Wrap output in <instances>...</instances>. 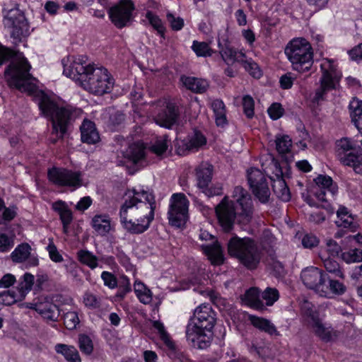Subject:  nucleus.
Listing matches in <instances>:
<instances>
[{
  "mask_svg": "<svg viewBox=\"0 0 362 362\" xmlns=\"http://www.w3.org/2000/svg\"><path fill=\"white\" fill-rule=\"evenodd\" d=\"M80 129L81 140L83 142L88 144H93L99 141V134L93 122L85 119Z\"/></svg>",
  "mask_w": 362,
  "mask_h": 362,
  "instance_id": "b1692460",
  "label": "nucleus"
},
{
  "mask_svg": "<svg viewBox=\"0 0 362 362\" xmlns=\"http://www.w3.org/2000/svg\"><path fill=\"white\" fill-rule=\"evenodd\" d=\"M212 173L213 166L208 163H202L197 168V185L199 189L210 184L212 179Z\"/></svg>",
  "mask_w": 362,
  "mask_h": 362,
  "instance_id": "393cba45",
  "label": "nucleus"
},
{
  "mask_svg": "<svg viewBox=\"0 0 362 362\" xmlns=\"http://www.w3.org/2000/svg\"><path fill=\"white\" fill-rule=\"evenodd\" d=\"M100 276L103 281L104 285L110 289H115L117 287L118 281L117 277L112 273L104 271L102 272Z\"/></svg>",
  "mask_w": 362,
  "mask_h": 362,
  "instance_id": "6e6d98bb",
  "label": "nucleus"
},
{
  "mask_svg": "<svg viewBox=\"0 0 362 362\" xmlns=\"http://www.w3.org/2000/svg\"><path fill=\"white\" fill-rule=\"evenodd\" d=\"M35 306L37 307L36 311L45 319L56 321L59 316V310L57 305L50 301H39L38 305Z\"/></svg>",
  "mask_w": 362,
  "mask_h": 362,
  "instance_id": "a878e982",
  "label": "nucleus"
},
{
  "mask_svg": "<svg viewBox=\"0 0 362 362\" xmlns=\"http://www.w3.org/2000/svg\"><path fill=\"white\" fill-rule=\"evenodd\" d=\"M268 114L269 117L273 119L276 120L279 119L284 114V108L281 105L277 103H273L268 108Z\"/></svg>",
  "mask_w": 362,
  "mask_h": 362,
  "instance_id": "e2e57ef3",
  "label": "nucleus"
},
{
  "mask_svg": "<svg viewBox=\"0 0 362 362\" xmlns=\"http://www.w3.org/2000/svg\"><path fill=\"white\" fill-rule=\"evenodd\" d=\"M342 259L347 264L361 262H362V250L351 249L341 254Z\"/></svg>",
  "mask_w": 362,
  "mask_h": 362,
  "instance_id": "49530a36",
  "label": "nucleus"
},
{
  "mask_svg": "<svg viewBox=\"0 0 362 362\" xmlns=\"http://www.w3.org/2000/svg\"><path fill=\"white\" fill-rule=\"evenodd\" d=\"M134 10L132 0H120L109 9L108 14L112 23L117 28H122L131 22Z\"/></svg>",
  "mask_w": 362,
  "mask_h": 362,
  "instance_id": "f3484780",
  "label": "nucleus"
},
{
  "mask_svg": "<svg viewBox=\"0 0 362 362\" xmlns=\"http://www.w3.org/2000/svg\"><path fill=\"white\" fill-rule=\"evenodd\" d=\"M62 62L64 75L78 81L86 90L99 95L112 90L115 81L107 69L91 64L87 56H71Z\"/></svg>",
  "mask_w": 362,
  "mask_h": 362,
  "instance_id": "7ed1b4c3",
  "label": "nucleus"
},
{
  "mask_svg": "<svg viewBox=\"0 0 362 362\" xmlns=\"http://www.w3.org/2000/svg\"><path fill=\"white\" fill-rule=\"evenodd\" d=\"M48 179L54 185L67 187L71 191L83 185L82 173L64 168H52L48 170Z\"/></svg>",
  "mask_w": 362,
  "mask_h": 362,
  "instance_id": "9d476101",
  "label": "nucleus"
},
{
  "mask_svg": "<svg viewBox=\"0 0 362 362\" xmlns=\"http://www.w3.org/2000/svg\"><path fill=\"white\" fill-rule=\"evenodd\" d=\"M52 208L59 216L62 225H70L73 220V214L65 202L57 201L52 203Z\"/></svg>",
  "mask_w": 362,
  "mask_h": 362,
  "instance_id": "7c9ffc66",
  "label": "nucleus"
},
{
  "mask_svg": "<svg viewBox=\"0 0 362 362\" xmlns=\"http://www.w3.org/2000/svg\"><path fill=\"white\" fill-rule=\"evenodd\" d=\"M145 148L142 142H134L129 146L124 153V156L133 163H137L144 158Z\"/></svg>",
  "mask_w": 362,
  "mask_h": 362,
  "instance_id": "cd10ccee",
  "label": "nucleus"
},
{
  "mask_svg": "<svg viewBox=\"0 0 362 362\" xmlns=\"http://www.w3.org/2000/svg\"><path fill=\"white\" fill-rule=\"evenodd\" d=\"M326 251L329 255L328 257H334L338 256L341 251V247L336 241L329 239L326 242Z\"/></svg>",
  "mask_w": 362,
  "mask_h": 362,
  "instance_id": "0e129e2a",
  "label": "nucleus"
},
{
  "mask_svg": "<svg viewBox=\"0 0 362 362\" xmlns=\"http://www.w3.org/2000/svg\"><path fill=\"white\" fill-rule=\"evenodd\" d=\"M9 59L11 62L5 70V78L10 87L15 88L30 95H35L39 108L44 116L51 119L53 130L63 136L66 131L70 110L59 107L44 92L38 90L29 71L31 66L22 53L15 52L0 45V66Z\"/></svg>",
  "mask_w": 362,
  "mask_h": 362,
  "instance_id": "f257e3e1",
  "label": "nucleus"
},
{
  "mask_svg": "<svg viewBox=\"0 0 362 362\" xmlns=\"http://www.w3.org/2000/svg\"><path fill=\"white\" fill-rule=\"evenodd\" d=\"M260 291L257 288L248 289L244 295V300L251 308L256 310H263L264 305L260 298Z\"/></svg>",
  "mask_w": 362,
  "mask_h": 362,
  "instance_id": "72a5a7b5",
  "label": "nucleus"
},
{
  "mask_svg": "<svg viewBox=\"0 0 362 362\" xmlns=\"http://www.w3.org/2000/svg\"><path fill=\"white\" fill-rule=\"evenodd\" d=\"M146 18L148 20L151 25L159 33L164 32V27L161 20L151 11H148L146 15Z\"/></svg>",
  "mask_w": 362,
  "mask_h": 362,
  "instance_id": "13d9d810",
  "label": "nucleus"
},
{
  "mask_svg": "<svg viewBox=\"0 0 362 362\" xmlns=\"http://www.w3.org/2000/svg\"><path fill=\"white\" fill-rule=\"evenodd\" d=\"M168 145L165 139H158L150 147L151 151L158 156L163 154L167 149Z\"/></svg>",
  "mask_w": 362,
  "mask_h": 362,
  "instance_id": "338daca9",
  "label": "nucleus"
},
{
  "mask_svg": "<svg viewBox=\"0 0 362 362\" xmlns=\"http://www.w3.org/2000/svg\"><path fill=\"white\" fill-rule=\"evenodd\" d=\"M79 262L91 269H94L99 265V258L93 252L87 250H81L77 252Z\"/></svg>",
  "mask_w": 362,
  "mask_h": 362,
  "instance_id": "c9c22d12",
  "label": "nucleus"
},
{
  "mask_svg": "<svg viewBox=\"0 0 362 362\" xmlns=\"http://www.w3.org/2000/svg\"><path fill=\"white\" fill-rule=\"evenodd\" d=\"M337 220L336 224L338 227L348 228L354 232L358 228V224L354 221V216L349 214L348 209L341 206L337 211Z\"/></svg>",
  "mask_w": 362,
  "mask_h": 362,
  "instance_id": "5701e85b",
  "label": "nucleus"
},
{
  "mask_svg": "<svg viewBox=\"0 0 362 362\" xmlns=\"http://www.w3.org/2000/svg\"><path fill=\"white\" fill-rule=\"evenodd\" d=\"M2 303L6 305H11L18 300L22 299L21 296H18L14 291H4L1 294Z\"/></svg>",
  "mask_w": 362,
  "mask_h": 362,
  "instance_id": "bf43d9fd",
  "label": "nucleus"
},
{
  "mask_svg": "<svg viewBox=\"0 0 362 362\" xmlns=\"http://www.w3.org/2000/svg\"><path fill=\"white\" fill-rule=\"evenodd\" d=\"M102 298L90 291H86L83 296L84 305L90 310H95L100 307Z\"/></svg>",
  "mask_w": 362,
  "mask_h": 362,
  "instance_id": "79ce46f5",
  "label": "nucleus"
},
{
  "mask_svg": "<svg viewBox=\"0 0 362 362\" xmlns=\"http://www.w3.org/2000/svg\"><path fill=\"white\" fill-rule=\"evenodd\" d=\"M118 262L125 268L127 271L133 270V264L130 262L129 257L121 250H117L116 254Z\"/></svg>",
  "mask_w": 362,
  "mask_h": 362,
  "instance_id": "69168bd1",
  "label": "nucleus"
},
{
  "mask_svg": "<svg viewBox=\"0 0 362 362\" xmlns=\"http://www.w3.org/2000/svg\"><path fill=\"white\" fill-rule=\"evenodd\" d=\"M233 204L239 211V222L243 224L249 223L253 216V203L249 192L240 186L234 187L231 194Z\"/></svg>",
  "mask_w": 362,
  "mask_h": 362,
  "instance_id": "f8f14e48",
  "label": "nucleus"
},
{
  "mask_svg": "<svg viewBox=\"0 0 362 362\" xmlns=\"http://www.w3.org/2000/svg\"><path fill=\"white\" fill-rule=\"evenodd\" d=\"M91 226L98 235H106L112 229L111 218L107 214H96L92 218Z\"/></svg>",
  "mask_w": 362,
  "mask_h": 362,
  "instance_id": "4be33fe9",
  "label": "nucleus"
},
{
  "mask_svg": "<svg viewBox=\"0 0 362 362\" xmlns=\"http://www.w3.org/2000/svg\"><path fill=\"white\" fill-rule=\"evenodd\" d=\"M63 318L65 327L70 330L76 329L80 322L78 313L75 310L64 313Z\"/></svg>",
  "mask_w": 362,
  "mask_h": 362,
  "instance_id": "de8ad7c7",
  "label": "nucleus"
},
{
  "mask_svg": "<svg viewBox=\"0 0 362 362\" xmlns=\"http://www.w3.org/2000/svg\"><path fill=\"white\" fill-rule=\"evenodd\" d=\"M285 54L292 69L299 73L309 71L313 65V49L305 38L298 37L291 40L285 48Z\"/></svg>",
  "mask_w": 362,
  "mask_h": 362,
  "instance_id": "39448f33",
  "label": "nucleus"
},
{
  "mask_svg": "<svg viewBox=\"0 0 362 362\" xmlns=\"http://www.w3.org/2000/svg\"><path fill=\"white\" fill-rule=\"evenodd\" d=\"M276 170V178H271L273 180L272 187L276 197L283 202H288L291 199L290 190L282 177V171L276 163H274Z\"/></svg>",
  "mask_w": 362,
  "mask_h": 362,
  "instance_id": "412c9836",
  "label": "nucleus"
},
{
  "mask_svg": "<svg viewBox=\"0 0 362 362\" xmlns=\"http://www.w3.org/2000/svg\"><path fill=\"white\" fill-rule=\"evenodd\" d=\"M325 286L327 287V294L320 295V296L326 298H332L333 295H342L345 293L346 288L343 283L337 280L329 279L327 276V281H325Z\"/></svg>",
  "mask_w": 362,
  "mask_h": 362,
  "instance_id": "e433bc0d",
  "label": "nucleus"
},
{
  "mask_svg": "<svg viewBox=\"0 0 362 362\" xmlns=\"http://www.w3.org/2000/svg\"><path fill=\"white\" fill-rule=\"evenodd\" d=\"M215 211L218 223L225 231H230L233 228L236 218L239 221V211L228 196L223 197Z\"/></svg>",
  "mask_w": 362,
  "mask_h": 362,
  "instance_id": "2eb2a0df",
  "label": "nucleus"
},
{
  "mask_svg": "<svg viewBox=\"0 0 362 362\" xmlns=\"http://www.w3.org/2000/svg\"><path fill=\"white\" fill-rule=\"evenodd\" d=\"M156 202L153 194L143 189H129L119 211L123 228L132 234L146 231L154 218Z\"/></svg>",
  "mask_w": 362,
  "mask_h": 362,
  "instance_id": "f03ea898",
  "label": "nucleus"
},
{
  "mask_svg": "<svg viewBox=\"0 0 362 362\" xmlns=\"http://www.w3.org/2000/svg\"><path fill=\"white\" fill-rule=\"evenodd\" d=\"M354 150L355 146L353 141L348 138H343L337 142V156L339 160Z\"/></svg>",
  "mask_w": 362,
  "mask_h": 362,
  "instance_id": "ea45409f",
  "label": "nucleus"
},
{
  "mask_svg": "<svg viewBox=\"0 0 362 362\" xmlns=\"http://www.w3.org/2000/svg\"><path fill=\"white\" fill-rule=\"evenodd\" d=\"M23 278V281L19 284L18 292L21 298H23L31 291L34 284L35 276L30 273H25Z\"/></svg>",
  "mask_w": 362,
  "mask_h": 362,
  "instance_id": "a19ab883",
  "label": "nucleus"
},
{
  "mask_svg": "<svg viewBox=\"0 0 362 362\" xmlns=\"http://www.w3.org/2000/svg\"><path fill=\"white\" fill-rule=\"evenodd\" d=\"M228 251L230 255L238 259L248 269L256 268L259 262L260 255L257 247L249 238L233 236L228 243Z\"/></svg>",
  "mask_w": 362,
  "mask_h": 362,
  "instance_id": "423d86ee",
  "label": "nucleus"
},
{
  "mask_svg": "<svg viewBox=\"0 0 362 362\" xmlns=\"http://www.w3.org/2000/svg\"><path fill=\"white\" fill-rule=\"evenodd\" d=\"M276 148L280 154L289 152L292 146V141L287 135H279L276 137Z\"/></svg>",
  "mask_w": 362,
  "mask_h": 362,
  "instance_id": "37998d69",
  "label": "nucleus"
},
{
  "mask_svg": "<svg viewBox=\"0 0 362 362\" xmlns=\"http://www.w3.org/2000/svg\"><path fill=\"white\" fill-rule=\"evenodd\" d=\"M320 86L315 93L317 99L322 98L327 92L337 88L342 76L337 63L334 59H322L320 62Z\"/></svg>",
  "mask_w": 362,
  "mask_h": 362,
  "instance_id": "6e6552de",
  "label": "nucleus"
},
{
  "mask_svg": "<svg viewBox=\"0 0 362 362\" xmlns=\"http://www.w3.org/2000/svg\"><path fill=\"white\" fill-rule=\"evenodd\" d=\"M202 249L211 264L216 265L223 264L224 260L223 250L217 241L212 245H202Z\"/></svg>",
  "mask_w": 362,
  "mask_h": 362,
  "instance_id": "bb28decb",
  "label": "nucleus"
},
{
  "mask_svg": "<svg viewBox=\"0 0 362 362\" xmlns=\"http://www.w3.org/2000/svg\"><path fill=\"white\" fill-rule=\"evenodd\" d=\"M295 79V74L292 73H287L283 75L279 80L281 87L284 89L291 88Z\"/></svg>",
  "mask_w": 362,
  "mask_h": 362,
  "instance_id": "774afa93",
  "label": "nucleus"
},
{
  "mask_svg": "<svg viewBox=\"0 0 362 362\" xmlns=\"http://www.w3.org/2000/svg\"><path fill=\"white\" fill-rule=\"evenodd\" d=\"M5 26L12 28L11 37L15 42H21L22 37L29 35V25L23 13L17 8H4Z\"/></svg>",
  "mask_w": 362,
  "mask_h": 362,
  "instance_id": "9b49d317",
  "label": "nucleus"
},
{
  "mask_svg": "<svg viewBox=\"0 0 362 362\" xmlns=\"http://www.w3.org/2000/svg\"><path fill=\"white\" fill-rule=\"evenodd\" d=\"M301 244L304 248L311 249L319 244L318 238L313 234H305L301 239Z\"/></svg>",
  "mask_w": 362,
  "mask_h": 362,
  "instance_id": "680f3d73",
  "label": "nucleus"
},
{
  "mask_svg": "<svg viewBox=\"0 0 362 362\" xmlns=\"http://www.w3.org/2000/svg\"><path fill=\"white\" fill-rule=\"evenodd\" d=\"M300 278L307 288L319 295L327 294L325 281H327V275L321 269L315 267H307L301 272Z\"/></svg>",
  "mask_w": 362,
  "mask_h": 362,
  "instance_id": "dca6fc26",
  "label": "nucleus"
},
{
  "mask_svg": "<svg viewBox=\"0 0 362 362\" xmlns=\"http://www.w3.org/2000/svg\"><path fill=\"white\" fill-rule=\"evenodd\" d=\"M218 45L221 58L227 64H233L235 62L240 63L243 58H245V53L233 49L223 36L220 35L218 36Z\"/></svg>",
  "mask_w": 362,
  "mask_h": 362,
  "instance_id": "a211bd4d",
  "label": "nucleus"
},
{
  "mask_svg": "<svg viewBox=\"0 0 362 362\" xmlns=\"http://www.w3.org/2000/svg\"><path fill=\"white\" fill-rule=\"evenodd\" d=\"M211 107L215 115L216 123L218 126H223L227 123L226 108L223 102L221 100H214L211 103Z\"/></svg>",
  "mask_w": 362,
  "mask_h": 362,
  "instance_id": "4c0bfd02",
  "label": "nucleus"
},
{
  "mask_svg": "<svg viewBox=\"0 0 362 362\" xmlns=\"http://www.w3.org/2000/svg\"><path fill=\"white\" fill-rule=\"evenodd\" d=\"M49 253V258L54 262H61L63 261L62 255L57 250V247L54 244L52 240H49V243L46 247Z\"/></svg>",
  "mask_w": 362,
  "mask_h": 362,
  "instance_id": "4d7b16f0",
  "label": "nucleus"
},
{
  "mask_svg": "<svg viewBox=\"0 0 362 362\" xmlns=\"http://www.w3.org/2000/svg\"><path fill=\"white\" fill-rule=\"evenodd\" d=\"M181 81L187 89L197 93L205 92L209 87L208 81L203 78L183 76Z\"/></svg>",
  "mask_w": 362,
  "mask_h": 362,
  "instance_id": "c756f323",
  "label": "nucleus"
},
{
  "mask_svg": "<svg viewBox=\"0 0 362 362\" xmlns=\"http://www.w3.org/2000/svg\"><path fill=\"white\" fill-rule=\"evenodd\" d=\"M242 104L243 107V111L245 115L248 118H252L254 116L255 113V101L253 98L249 95H245L243 97Z\"/></svg>",
  "mask_w": 362,
  "mask_h": 362,
  "instance_id": "5fc2aeb1",
  "label": "nucleus"
},
{
  "mask_svg": "<svg viewBox=\"0 0 362 362\" xmlns=\"http://www.w3.org/2000/svg\"><path fill=\"white\" fill-rule=\"evenodd\" d=\"M134 293L141 303L148 304L152 300L151 290L141 281L136 280L134 284Z\"/></svg>",
  "mask_w": 362,
  "mask_h": 362,
  "instance_id": "f704fd0d",
  "label": "nucleus"
},
{
  "mask_svg": "<svg viewBox=\"0 0 362 362\" xmlns=\"http://www.w3.org/2000/svg\"><path fill=\"white\" fill-rule=\"evenodd\" d=\"M78 346L81 351L86 355H90L93 353V341L86 334H80L78 336Z\"/></svg>",
  "mask_w": 362,
  "mask_h": 362,
  "instance_id": "8fccbe9b",
  "label": "nucleus"
},
{
  "mask_svg": "<svg viewBox=\"0 0 362 362\" xmlns=\"http://www.w3.org/2000/svg\"><path fill=\"white\" fill-rule=\"evenodd\" d=\"M178 117V107L173 103H168L165 109L157 115L155 121L159 126L170 129L177 122Z\"/></svg>",
  "mask_w": 362,
  "mask_h": 362,
  "instance_id": "aec40b11",
  "label": "nucleus"
},
{
  "mask_svg": "<svg viewBox=\"0 0 362 362\" xmlns=\"http://www.w3.org/2000/svg\"><path fill=\"white\" fill-rule=\"evenodd\" d=\"M320 257L323 262L325 268L328 272L334 274L337 277L341 279L344 278V274L339 269L338 262L333 259V257H326L322 252L320 253Z\"/></svg>",
  "mask_w": 362,
  "mask_h": 362,
  "instance_id": "58836bf2",
  "label": "nucleus"
},
{
  "mask_svg": "<svg viewBox=\"0 0 362 362\" xmlns=\"http://www.w3.org/2000/svg\"><path fill=\"white\" fill-rule=\"evenodd\" d=\"M339 160L344 165L351 167L356 173L362 174V155L357 153L356 150L350 151Z\"/></svg>",
  "mask_w": 362,
  "mask_h": 362,
  "instance_id": "2f4dec72",
  "label": "nucleus"
},
{
  "mask_svg": "<svg viewBox=\"0 0 362 362\" xmlns=\"http://www.w3.org/2000/svg\"><path fill=\"white\" fill-rule=\"evenodd\" d=\"M214 324L215 314L211 306L206 303L200 305L194 310L187 326V339L194 348L206 349L210 345Z\"/></svg>",
  "mask_w": 362,
  "mask_h": 362,
  "instance_id": "20e7f679",
  "label": "nucleus"
},
{
  "mask_svg": "<svg viewBox=\"0 0 362 362\" xmlns=\"http://www.w3.org/2000/svg\"><path fill=\"white\" fill-rule=\"evenodd\" d=\"M301 312L313 332L322 340L330 341L337 337L336 332L330 326L322 322L319 312L310 302H303Z\"/></svg>",
  "mask_w": 362,
  "mask_h": 362,
  "instance_id": "0eeeda50",
  "label": "nucleus"
},
{
  "mask_svg": "<svg viewBox=\"0 0 362 362\" xmlns=\"http://www.w3.org/2000/svg\"><path fill=\"white\" fill-rule=\"evenodd\" d=\"M54 349L57 354L64 356L68 362H81L78 351L74 346L57 344Z\"/></svg>",
  "mask_w": 362,
  "mask_h": 362,
  "instance_id": "473e14b6",
  "label": "nucleus"
},
{
  "mask_svg": "<svg viewBox=\"0 0 362 362\" xmlns=\"http://www.w3.org/2000/svg\"><path fill=\"white\" fill-rule=\"evenodd\" d=\"M16 214V209L14 206L6 207L4 201L0 199V223L11 221Z\"/></svg>",
  "mask_w": 362,
  "mask_h": 362,
  "instance_id": "a18cd8bd",
  "label": "nucleus"
},
{
  "mask_svg": "<svg viewBox=\"0 0 362 362\" xmlns=\"http://www.w3.org/2000/svg\"><path fill=\"white\" fill-rule=\"evenodd\" d=\"M314 182L312 193L318 201L316 206L325 209L329 214H333L334 209L329 203V197H334L337 192V186L328 175H320L314 179Z\"/></svg>",
  "mask_w": 362,
  "mask_h": 362,
  "instance_id": "1a4fd4ad",
  "label": "nucleus"
},
{
  "mask_svg": "<svg viewBox=\"0 0 362 362\" xmlns=\"http://www.w3.org/2000/svg\"><path fill=\"white\" fill-rule=\"evenodd\" d=\"M32 248L28 243L18 245L11 254L13 262L22 263L25 261L30 267H36L39 264L37 255L31 253Z\"/></svg>",
  "mask_w": 362,
  "mask_h": 362,
  "instance_id": "6ab92c4d",
  "label": "nucleus"
},
{
  "mask_svg": "<svg viewBox=\"0 0 362 362\" xmlns=\"http://www.w3.org/2000/svg\"><path fill=\"white\" fill-rule=\"evenodd\" d=\"M247 182L254 195L262 202H268L270 197L267 180L259 169L251 168L247 170Z\"/></svg>",
  "mask_w": 362,
  "mask_h": 362,
  "instance_id": "4468645a",
  "label": "nucleus"
},
{
  "mask_svg": "<svg viewBox=\"0 0 362 362\" xmlns=\"http://www.w3.org/2000/svg\"><path fill=\"white\" fill-rule=\"evenodd\" d=\"M206 196L210 197L214 196H218L222 194V187L220 184H216L209 186L206 185L204 187L199 188Z\"/></svg>",
  "mask_w": 362,
  "mask_h": 362,
  "instance_id": "052dcab7",
  "label": "nucleus"
},
{
  "mask_svg": "<svg viewBox=\"0 0 362 362\" xmlns=\"http://www.w3.org/2000/svg\"><path fill=\"white\" fill-rule=\"evenodd\" d=\"M244 69L254 78H259L262 76V71L258 65L251 59L243 58L240 62Z\"/></svg>",
  "mask_w": 362,
  "mask_h": 362,
  "instance_id": "09e8293b",
  "label": "nucleus"
},
{
  "mask_svg": "<svg viewBox=\"0 0 362 362\" xmlns=\"http://www.w3.org/2000/svg\"><path fill=\"white\" fill-rule=\"evenodd\" d=\"M189 201L182 193L173 194L170 199V205L168 211L170 223L180 228L183 226L188 214Z\"/></svg>",
  "mask_w": 362,
  "mask_h": 362,
  "instance_id": "ddd939ff",
  "label": "nucleus"
},
{
  "mask_svg": "<svg viewBox=\"0 0 362 362\" xmlns=\"http://www.w3.org/2000/svg\"><path fill=\"white\" fill-rule=\"evenodd\" d=\"M153 327L158 330L160 339L170 349L174 347L173 341L170 340V337L165 329L164 325L160 321L153 322Z\"/></svg>",
  "mask_w": 362,
  "mask_h": 362,
  "instance_id": "864d4df0",
  "label": "nucleus"
},
{
  "mask_svg": "<svg viewBox=\"0 0 362 362\" xmlns=\"http://www.w3.org/2000/svg\"><path fill=\"white\" fill-rule=\"evenodd\" d=\"M206 144V139L204 135L199 132H195L189 137L186 144V146L189 150L197 149Z\"/></svg>",
  "mask_w": 362,
  "mask_h": 362,
  "instance_id": "3c124183",
  "label": "nucleus"
},
{
  "mask_svg": "<svg viewBox=\"0 0 362 362\" xmlns=\"http://www.w3.org/2000/svg\"><path fill=\"white\" fill-rule=\"evenodd\" d=\"M248 319L250 323L257 329L269 335H279V332L277 331L275 325L270 320L252 315H249Z\"/></svg>",
  "mask_w": 362,
  "mask_h": 362,
  "instance_id": "c85d7f7f",
  "label": "nucleus"
},
{
  "mask_svg": "<svg viewBox=\"0 0 362 362\" xmlns=\"http://www.w3.org/2000/svg\"><path fill=\"white\" fill-rule=\"evenodd\" d=\"M261 298L266 301V305L271 306L279 299V292L276 288H267L262 292Z\"/></svg>",
  "mask_w": 362,
  "mask_h": 362,
  "instance_id": "603ef678",
  "label": "nucleus"
},
{
  "mask_svg": "<svg viewBox=\"0 0 362 362\" xmlns=\"http://www.w3.org/2000/svg\"><path fill=\"white\" fill-rule=\"evenodd\" d=\"M192 49L195 52L197 57H210L214 52L208 43L197 40L193 42Z\"/></svg>",
  "mask_w": 362,
  "mask_h": 362,
  "instance_id": "c03bdc74",
  "label": "nucleus"
}]
</instances>
